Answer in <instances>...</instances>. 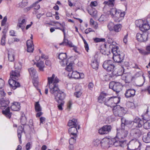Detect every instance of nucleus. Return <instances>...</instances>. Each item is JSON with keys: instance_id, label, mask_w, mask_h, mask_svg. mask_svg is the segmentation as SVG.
Masks as SVG:
<instances>
[{"instance_id": "1", "label": "nucleus", "mask_w": 150, "mask_h": 150, "mask_svg": "<svg viewBox=\"0 0 150 150\" xmlns=\"http://www.w3.org/2000/svg\"><path fill=\"white\" fill-rule=\"evenodd\" d=\"M48 81L47 84L50 88V92L53 96L56 101L59 103L58 107L59 110H62V106L64 103L63 100L65 97L66 94L59 88L58 83L59 80L54 74H53L51 77L48 78Z\"/></svg>"}, {"instance_id": "2", "label": "nucleus", "mask_w": 150, "mask_h": 150, "mask_svg": "<svg viewBox=\"0 0 150 150\" xmlns=\"http://www.w3.org/2000/svg\"><path fill=\"white\" fill-rule=\"evenodd\" d=\"M109 43L112 42L110 45V47L112 48V51L113 54L112 58L114 61L117 63H120L124 60V54L120 52L118 46L115 42H109L108 40Z\"/></svg>"}, {"instance_id": "3", "label": "nucleus", "mask_w": 150, "mask_h": 150, "mask_svg": "<svg viewBox=\"0 0 150 150\" xmlns=\"http://www.w3.org/2000/svg\"><path fill=\"white\" fill-rule=\"evenodd\" d=\"M20 72L19 70H15L12 71L10 73V77L11 79L8 81V83L10 87L14 90L20 86L19 83L14 80L18 79L20 76Z\"/></svg>"}, {"instance_id": "4", "label": "nucleus", "mask_w": 150, "mask_h": 150, "mask_svg": "<svg viewBox=\"0 0 150 150\" xmlns=\"http://www.w3.org/2000/svg\"><path fill=\"white\" fill-rule=\"evenodd\" d=\"M110 14L113 18L114 21L116 22H120L123 18L125 13L120 10H117L115 8H112L110 11Z\"/></svg>"}, {"instance_id": "5", "label": "nucleus", "mask_w": 150, "mask_h": 150, "mask_svg": "<svg viewBox=\"0 0 150 150\" xmlns=\"http://www.w3.org/2000/svg\"><path fill=\"white\" fill-rule=\"evenodd\" d=\"M135 23L136 25L139 28V30L143 32H146L150 29V26L146 19L137 20Z\"/></svg>"}, {"instance_id": "6", "label": "nucleus", "mask_w": 150, "mask_h": 150, "mask_svg": "<svg viewBox=\"0 0 150 150\" xmlns=\"http://www.w3.org/2000/svg\"><path fill=\"white\" fill-rule=\"evenodd\" d=\"M124 119H122V125H121V129L117 131V133L116 137L119 139H124L126 138L128 134V131L126 129L127 127H126V129L125 128V126L127 124L126 121L125 120V122L123 123V120H124Z\"/></svg>"}, {"instance_id": "7", "label": "nucleus", "mask_w": 150, "mask_h": 150, "mask_svg": "<svg viewBox=\"0 0 150 150\" xmlns=\"http://www.w3.org/2000/svg\"><path fill=\"white\" fill-rule=\"evenodd\" d=\"M113 113L115 116L122 117L126 113L124 108L119 105L114 106L113 109Z\"/></svg>"}, {"instance_id": "8", "label": "nucleus", "mask_w": 150, "mask_h": 150, "mask_svg": "<svg viewBox=\"0 0 150 150\" xmlns=\"http://www.w3.org/2000/svg\"><path fill=\"white\" fill-rule=\"evenodd\" d=\"M103 66L108 72L113 71L115 68L113 62L110 60L105 61L103 64Z\"/></svg>"}, {"instance_id": "9", "label": "nucleus", "mask_w": 150, "mask_h": 150, "mask_svg": "<svg viewBox=\"0 0 150 150\" xmlns=\"http://www.w3.org/2000/svg\"><path fill=\"white\" fill-rule=\"evenodd\" d=\"M59 59L60 60L59 63L62 66L64 67L69 63L71 59V58L67 59V55L66 53H60L59 55Z\"/></svg>"}, {"instance_id": "10", "label": "nucleus", "mask_w": 150, "mask_h": 150, "mask_svg": "<svg viewBox=\"0 0 150 150\" xmlns=\"http://www.w3.org/2000/svg\"><path fill=\"white\" fill-rule=\"evenodd\" d=\"M111 126L110 125H105L98 130V132L100 134H107L110 131Z\"/></svg>"}, {"instance_id": "11", "label": "nucleus", "mask_w": 150, "mask_h": 150, "mask_svg": "<svg viewBox=\"0 0 150 150\" xmlns=\"http://www.w3.org/2000/svg\"><path fill=\"white\" fill-rule=\"evenodd\" d=\"M136 38L137 39L139 42H145L148 40V35L147 34H142L138 33L137 34Z\"/></svg>"}, {"instance_id": "12", "label": "nucleus", "mask_w": 150, "mask_h": 150, "mask_svg": "<svg viewBox=\"0 0 150 150\" xmlns=\"http://www.w3.org/2000/svg\"><path fill=\"white\" fill-rule=\"evenodd\" d=\"M136 91L132 89H129L126 90L125 95L127 98L133 97L135 95Z\"/></svg>"}, {"instance_id": "13", "label": "nucleus", "mask_w": 150, "mask_h": 150, "mask_svg": "<svg viewBox=\"0 0 150 150\" xmlns=\"http://www.w3.org/2000/svg\"><path fill=\"white\" fill-rule=\"evenodd\" d=\"M26 21L25 19H23L22 20H18L16 28L18 29L19 28L21 29L22 30L24 29L26 24Z\"/></svg>"}, {"instance_id": "14", "label": "nucleus", "mask_w": 150, "mask_h": 150, "mask_svg": "<svg viewBox=\"0 0 150 150\" xmlns=\"http://www.w3.org/2000/svg\"><path fill=\"white\" fill-rule=\"evenodd\" d=\"M125 142L124 141H120L119 140L116 141L115 139H110V143L111 145H113L116 147L118 146H122V144Z\"/></svg>"}, {"instance_id": "15", "label": "nucleus", "mask_w": 150, "mask_h": 150, "mask_svg": "<svg viewBox=\"0 0 150 150\" xmlns=\"http://www.w3.org/2000/svg\"><path fill=\"white\" fill-rule=\"evenodd\" d=\"M68 125L69 127H78V129H79L80 128V126L79 125L78 122L76 119H73L71 120H69L68 123Z\"/></svg>"}, {"instance_id": "16", "label": "nucleus", "mask_w": 150, "mask_h": 150, "mask_svg": "<svg viewBox=\"0 0 150 150\" xmlns=\"http://www.w3.org/2000/svg\"><path fill=\"white\" fill-rule=\"evenodd\" d=\"M27 47V51L28 52H32L34 50V46L32 40H28L26 42Z\"/></svg>"}, {"instance_id": "17", "label": "nucleus", "mask_w": 150, "mask_h": 150, "mask_svg": "<svg viewBox=\"0 0 150 150\" xmlns=\"http://www.w3.org/2000/svg\"><path fill=\"white\" fill-rule=\"evenodd\" d=\"M131 134L136 137H138L141 135L142 132L139 129L136 128L131 129Z\"/></svg>"}, {"instance_id": "18", "label": "nucleus", "mask_w": 150, "mask_h": 150, "mask_svg": "<svg viewBox=\"0 0 150 150\" xmlns=\"http://www.w3.org/2000/svg\"><path fill=\"white\" fill-rule=\"evenodd\" d=\"M77 129L78 128H77L75 127H72L69 128L68 131L70 136L77 137V134L78 132Z\"/></svg>"}, {"instance_id": "19", "label": "nucleus", "mask_w": 150, "mask_h": 150, "mask_svg": "<svg viewBox=\"0 0 150 150\" xmlns=\"http://www.w3.org/2000/svg\"><path fill=\"white\" fill-rule=\"evenodd\" d=\"M133 122L135 126L136 127H137L139 128L141 127L143 123V121L138 117H136L134 119Z\"/></svg>"}, {"instance_id": "20", "label": "nucleus", "mask_w": 150, "mask_h": 150, "mask_svg": "<svg viewBox=\"0 0 150 150\" xmlns=\"http://www.w3.org/2000/svg\"><path fill=\"white\" fill-rule=\"evenodd\" d=\"M23 132H24L23 127L21 126H19L17 129V135L20 143L21 142V137L22 133Z\"/></svg>"}, {"instance_id": "21", "label": "nucleus", "mask_w": 150, "mask_h": 150, "mask_svg": "<svg viewBox=\"0 0 150 150\" xmlns=\"http://www.w3.org/2000/svg\"><path fill=\"white\" fill-rule=\"evenodd\" d=\"M104 104L108 106H110L114 108L115 106L114 105H113L112 102V97L108 98L105 100L104 101Z\"/></svg>"}, {"instance_id": "22", "label": "nucleus", "mask_w": 150, "mask_h": 150, "mask_svg": "<svg viewBox=\"0 0 150 150\" xmlns=\"http://www.w3.org/2000/svg\"><path fill=\"white\" fill-rule=\"evenodd\" d=\"M20 104L19 103L14 102L12 104L11 106V109L12 110L18 111L20 109L21 107Z\"/></svg>"}, {"instance_id": "23", "label": "nucleus", "mask_w": 150, "mask_h": 150, "mask_svg": "<svg viewBox=\"0 0 150 150\" xmlns=\"http://www.w3.org/2000/svg\"><path fill=\"white\" fill-rule=\"evenodd\" d=\"M54 24H59V25L62 28H60V27H56L55 28H54L56 29H59L62 31L63 32L64 35L65 36V29L66 28L65 23H61L57 21L54 22Z\"/></svg>"}, {"instance_id": "24", "label": "nucleus", "mask_w": 150, "mask_h": 150, "mask_svg": "<svg viewBox=\"0 0 150 150\" xmlns=\"http://www.w3.org/2000/svg\"><path fill=\"white\" fill-rule=\"evenodd\" d=\"M103 4L105 5L103 8V9L107 6L109 7H113L115 4V0H109L107 1H105Z\"/></svg>"}, {"instance_id": "25", "label": "nucleus", "mask_w": 150, "mask_h": 150, "mask_svg": "<svg viewBox=\"0 0 150 150\" xmlns=\"http://www.w3.org/2000/svg\"><path fill=\"white\" fill-rule=\"evenodd\" d=\"M28 71L31 77L34 79H36L38 77L36 71L33 68L29 69Z\"/></svg>"}, {"instance_id": "26", "label": "nucleus", "mask_w": 150, "mask_h": 150, "mask_svg": "<svg viewBox=\"0 0 150 150\" xmlns=\"http://www.w3.org/2000/svg\"><path fill=\"white\" fill-rule=\"evenodd\" d=\"M2 113L7 118H10L11 117L12 113L10 112V108L8 107L4 110H2Z\"/></svg>"}, {"instance_id": "27", "label": "nucleus", "mask_w": 150, "mask_h": 150, "mask_svg": "<svg viewBox=\"0 0 150 150\" xmlns=\"http://www.w3.org/2000/svg\"><path fill=\"white\" fill-rule=\"evenodd\" d=\"M36 64L37 67L38 68L40 71H44V68L45 67V64L43 61H40L36 63H34V64Z\"/></svg>"}, {"instance_id": "28", "label": "nucleus", "mask_w": 150, "mask_h": 150, "mask_svg": "<svg viewBox=\"0 0 150 150\" xmlns=\"http://www.w3.org/2000/svg\"><path fill=\"white\" fill-rule=\"evenodd\" d=\"M9 103L8 100H0V108L2 109H4L8 106Z\"/></svg>"}, {"instance_id": "29", "label": "nucleus", "mask_w": 150, "mask_h": 150, "mask_svg": "<svg viewBox=\"0 0 150 150\" xmlns=\"http://www.w3.org/2000/svg\"><path fill=\"white\" fill-rule=\"evenodd\" d=\"M122 86L120 83L118 82L115 83L113 88V91L117 93L119 92L122 90Z\"/></svg>"}, {"instance_id": "30", "label": "nucleus", "mask_w": 150, "mask_h": 150, "mask_svg": "<svg viewBox=\"0 0 150 150\" xmlns=\"http://www.w3.org/2000/svg\"><path fill=\"white\" fill-rule=\"evenodd\" d=\"M110 139L105 138L101 141V145L103 147H107L108 144H110Z\"/></svg>"}, {"instance_id": "31", "label": "nucleus", "mask_w": 150, "mask_h": 150, "mask_svg": "<svg viewBox=\"0 0 150 150\" xmlns=\"http://www.w3.org/2000/svg\"><path fill=\"white\" fill-rule=\"evenodd\" d=\"M124 72V69L122 67H120L119 69L117 71V74L119 76H122V79L123 80H125L126 78V76L125 74H123Z\"/></svg>"}, {"instance_id": "32", "label": "nucleus", "mask_w": 150, "mask_h": 150, "mask_svg": "<svg viewBox=\"0 0 150 150\" xmlns=\"http://www.w3.org/2000/svg\"><path fill=\"white\" fill-rule=\"evenodd\" d=\"M122 28V25L118 23L115 25L113 31L118 33L120 31Z\"/></svg>"}, {"instance_id": "33", "label": "nucleus", "mask_w": 150, "mask_h": 150, "mask_svg": "<svg viewBox=\"0 0 150 150\" xmlns=\"http://www.w3.org/2000/svg\"><path fill=\"white\" fill-rule=\"evenodd\" d=\"M142 139L143 141L145 143L150 142V132H148L146 135H144Z\"/></svg>"}, {"instance_id": "34", "label": "nucleus", "mask_w": 150, "mask_h": 150, "mask_svg": "<svg viewBox=\"0 0 150 150\" xmlns=\"http://www.w3.org/2000/svg\"><path fill=\"white\" fill-rule=\"evenodd\" d=\"M69 74H71L72 78L75 79L79 78V73L76 71H73L71 73H69Z\"/></svg>"}, {"instance_id": "35", "label": "nucleus", "mask_w": 150, "mask_h": 150, "mask_svg": "<svg viewBox=\"0 0 150 150\" xmlns=\"http://www.w3.org/2000/svg\"><path fill=\"white\" fill-rule=\"evenodd\" d=\"M69 62H70L69 64L68 65H67V67L66 68V69L69 72H71L73 70L74 62H70V60Z\"/></svg>"}, {"instance_id": "36", "label": "nucleus", "mask_w": 150, "mask_h": 150, "mask_svg": "<svg viewBox=\"0 0 150 150\" xmlns=\"http://www.w3.org/2000/svg\"><path fill=\"white\" fill-rule=\"evenodd\" d=\"M35 109L36 112H40L42 110V108L40 106L39 102H37L35 103Z\"/></svg>"}, {"instance_id": "37", "label": "nucleus", "mask_w": 150, "mask_h": 150, "mask_svg": "<svg viewBox=\"0 0 150 150\" xmlns=\"http://www.w3.org/2000/svg\"><path fill=\"white\" fill-rule=\"evenodd\" d=\"M91 66L93 69H97L98 68V64L96 60H94L91 64Z\"/></svg>"}, {"instance_id": "38", "label": "nucleus", "mask_w": 150, "mask_h": 150, "mask_svg": "<svg viewBox=\"0 0 150 150\" xmlns=\"http://www.w3.org/2000/svg\"><path fill=\"white\" fill-rule=\"evenodd\" d=\"M8 60L10 62H13L14 59V52H9L8 54Z\"/></svg>"}, {"instance_id": "39", "label": "nucleus", "mask_w": 150, "mask_h": 150, "mask_svg": "<svg viewBox=\"0 0 150 150\" xmlns=\"http://www.w3.org/2000/svg\"><path fill=\"white\" fill-rule=\"evenodd\" d=\"M71 138L69 139V143L70 145H73L76 142L77 137L71 136Z\"/></svg>"}, {"instance_id": "40", "label": "nucleus", "mask_w": 150, "mask_h": 150, "mask_svg": "<svg viewBox=\"0 0 150 150\" xmlns=\"http://www.w3.org/2000/svg\"><path fill=\"white\" fill-rule=\"evenodd\" d=\"M112 102L113 105L116 106V104L120 102V98L118 97H112Z\"/></svg>"}, {"instance_id": "41", "label": "nucleus", "mask_w": 150, "mask_h": 150, "mask_svg": "<svg viewBox=\"0 0 150 150\" xmlns=\"http://www.w3.org/2000/svg\"><path fill=\"white\" fill-rule=\"evenodd\" d=\"M106 98L105 97L103 96V95L101 94L98 97V101L100 103H104L105 100Z\"/></svg>"}, {"instance_id": "42", "label": "nucleus", "mask_w": 150, "mask_h": 150, "mask_svg": "<svg viewBox=\"0 0 150 150\" xmlns=\"http://www.w3.org/2000/svg\"><path fill=\"white\" fill-rule=\"evenodd\" d=\"M14 67L16 70H19V71H20L22 68L21 63L19 62H16L15 64Z\"/></svg>"}, {"instance_id": "43", "label": "nucleus", "mask_w": 150, "mask_h": 150, "mask_svg": "<svg viewBox=\"0 0 150 150\" xmlns=\"http://www.w3.org/2000/svg\"><path fill=\"white\" fill-rule=\"evenodd\" d=\"M21 122L22 125L25 124L26 122V118L25 116V114L23 113L21 117Z\"/></svg>"}, {"instance_id": "44", "label": "nucleus", "mask_w": 150, "mask_h": 150, "mask_svg": "<svg viewBox=\"0 0 150 150\" xmlns=\"http://www.w3.org/2000/svg\"><path fill=\"white\" fill-rule=\"evenodd\" d=\"M114 25V23L112 22H110L108 23L107 27L110 31H113Z\"/></svg>"}, {"instance_id": "45", "label": "nucleus", "mask_w": 150, "mask_h": 150, "mask_svg": "<svg viewBox=\"0 0 150 150\" xmlns=\"http://www.w3.org/2000/svg\"><path fill=\"white\" fill-rule=\"evenodd\" d=\"M28 3L27 0H23L22 2L19 4V6L21 7H24L27 5Z\"/></svg>"}, {"instance_id": "46", "label": "nucleus", "mask_w": 150, "mask_h": 150, "mask_svg": "<svg viewBox=\"0 0 150 150\" xmlns=\"http://www.w3.org/2000/svg\"><path fill=\"white\" fill-rule=\"evenodd\" d=\"M93 40L95 42H105V41L104 38H93Z\"/></svg>"}, {"instance_id": "47", "label": "nucleus", "mask_w": 150, "mask_h": 150, "mask_svg": "<svg viewBox=\"0 0 150 150\" xmlns=\"http://www.w3.org/2000/svg\"><path fill=\"white\" fill-rule=\"evenodd\" d=\"M143 124H144V129H150V125L149 120H148L144 123H143Z\"/></svg>"}, {"instance_id": "48", "label": "nucleus", "mask_w": 150, "mask_h": 150, "mask_svg": "<svg viewBox=\"0 0 150 150\" xmlns=\"http://www.w3.org/2000/svg\"><path fill=\"white\" fill-rule=\"evenodd\" d=\"M81 38L82 39V40L83 41L84 43L85 44L84 47H85V50L87 52H88V50H89L88 45V43H87L86 40L84 39L83 38V36H81Z\"/></svg>"}, {"instance_id": "49", "label": "nucleus", "mask_w": 150, "mask_h": 150, "mask_svg": "<svg viewBox=\"0 0 150 150\" xmlns=\"http://www.w3.org/2000/svg\"><path fill=\"white\" fill-rule=\"evenodd\" d=\"M88 13L93 17H96L97 16V11L96 10H94L93 11H88Z\"/></svg>"}, {"instance_id": "50", "label": "nucleus", "mask_w": 150, "mask_h": 150, "mask_svg": "<svg viewBox=\"0 0 150 150\" xmlns=\"http://www.w3.org/2000/svg\"><path fill=\"white\" fill-rule=\"evenodd\" d=\"M101 141L98 139H96L93 141V144L95 146H97L100 144H101Z\"/></svg>"}, {"instance_id": "51", "label": "nucleus", "mask_w": 150, "mask_h": 150, "mask_svg": "<svg viewBox=\"0 0 150 150\" xmlns=\"http://www.w3.org/2000/svg\"><path fill=\"white\" fill-rule=\"evenodd\" d=\"M6 34H4L1 37V45H4L5 44Z\"/></svg>"}, {"instance_id": "52", "label": "nucleus", "mask_w": 150, "mask_h": 150, "mask_svg": "<svg viewBox=\"0 0 150 150\" xmlns=\"http://www.w3.org/2000/svg\"><path fill=\"white\" fill-rule=\"evenodd\" d=\"M6 93L3 90H0V100L3 99L5 97Z\"/></svg>"}, {"instance_id": "53", "label": "nucleus", "mask_w": 150, "mask_h": 150, "mask_svg": "<svg viewBox=\"0 0 150 150\" xmlns=\"http://www.w3.org/2000/svg\"><path fill=\"white\" fill-rule=\"evenodd\" d=\"M64 39L63 42H62L60 43L59 44L60 45H67V43L68 42H69V41L67 39H65V36L64 35Z\"/></svg>"}, {"instance_id": "54", "label": "nucleus", "mask_w": 150, "mask_h": 150, "mask_svg": "<svg viewBox=\"0 0 150 150\" xmlns=\"http://www.w3.org/2000/svg\"><path fill=\"white\" fill-rule=\"evenodd\" d=\"M7 18L6 16H5L3 20H2L1 23V25L2 26H4L5 25L6 22L7 21Z\"/></svg>"}, {"instance_id": "55", "label": "nucleus", "mask_w": 150, "mask_h": 150, "mask_svg": "<svg viewBox=\"0 0 150 150\" xmlns=\"http://www.w3.org/2000/svg\"><path fill=\"white\" fill-rule=\"evenodd\" d=\"M115 84V83L114 81H112L110 82L109 85V87L110 88H111L113 90L114 87V86Z\"/></svg>"}, {"instance_id": "56", "label": "nucleus", "mask_w": 150, "mask_h": 150, "mask_svg": "<svg viewBox=\"0 0 150 150\" xmlns=\"http://www.w3.org/2000/svg\"><path fill=\"white\" fill-rule=\"evenodd\" d=\"M82 93L80 91L76 92L74 93L75 96L77 98H79L81 96Z\"/></svg>"}, {"instance_id": "57", "label": "nucleus", "mask_w": 150, "mask_h": 150, "mask_svg": "<svg viewBox=\"0 0 150 150\" xmlns=\"http://www.w3.org/2000/svg\"><path fill=\"white\" fill-rule=\"evenodd\" d=\"M34 7V8L37 10L38 9L40 8V5L38 4H35V3L33 4L31 7Z\"/></svg>"}, {"instance_id": "58", "label": "nucleus", "mask_w": 150, "mask_h": 150, "mask_svg": "<svg viewBox=\"0 0 150 150\" xmlns=\"http://www.w3.org/2000/svg\"><path fill=\"white\" fill-rule=\"evenodd\" d=\"M4 80L0 78V89L1 88L4 86Z\"/></svg>"}, {"instance_id": "59", "label": "nucleus", "mask_w": 150, "mask_h": 150, "mask_svg": "<svg viewBox=\"0 0 150 150\" xmlns=\"http://www.w3.org/2000/svg\"><path fill=\"white\" fill-rule=\"evenodd\" d=\"M98 5V4L96 1H92L90 4L92 8L93 7H95Z\"/></svg>"}, {"instance_id": "60", "label": "nucleus", "mask_w": 150, "mask_h": 150, "mask_svg": "<svg viewBox=\"0 0 150 150\" xmlns=\"http://www.w3.org/2000/svg\"><path fill=\"white\" fill-rule=\"evenodd\" d=\"M91 32H94V31L91 28L87 29L85 30V33L86 34H87Z\"/></svg>"}, {"instance_id": "61", "label": "nucleus", "mask_w": 150, "mask_h": 150, "mask_svg": "<svg viewBox=\"0 0 150 150\" xmlns=\"http://www.w3.org/2000/svg\"><path fill=\"white\" fill-rule=\"evenodd\" d=\"M40 125L41 123L43 124L45 122V118L43 117H41L40 119Z\"/></svg>"}, {"instance_id": "62", "label": "nucleus", "mask_w": 150, "mask_h": 150, "mask_svg": "<svg viewBox=\"0 0 150 150\" xmlns=\"http://www.w3.org/2000/svg\"><path fill=\"white\" fill-rule=\"evenodd\" d=\"M128 34H127L123 38L124 42L125 44H127V42Z\"/></svg>"}, {"instance_id": "63", "label": "nucleus", "mask_w": 150, "mask_h": 150, "mask_svg": "<svg viewBox=\"0 0 150 150\" xmlns=\"http://www.w3.org/2000/svg\"><path fill=\"white\" fill-rule=\"evenodd\" d=\"M94 86L93 84L92 83H90L88 85V88L91 90Z\"/></svg>"}, {"instance_id": "64", "label": "nucleus", "mask_w": 150, "mask_h": 150, "mask_svg": "<svg viewBox=\"0 0 150 150\" xmlns=\"http://www.w3.org/2000/svg\"><path fill=\"white\" fill-rule=\"evenodd\" d=\"M10 35L12 36H15L16 35H15V31L13 30H11L9 32Z\"/></svg>"}]
</instances>
